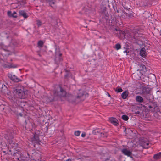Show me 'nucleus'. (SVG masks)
Wrapping results in <instances>:
<instances>
[{
	"mask_svg": "<svg viewBox=\"0 0 161 161\" xmlns=\"http://www.w3.org/2000/svg\"><path fill=\"white\" fill-rule=\"evenodd\" d=\"M24 89L23 87L19 88V87L14 90V92L18 95V97L21 99H24L26 97L25 93L24 91Z\"/></svg>",
	"mask_w": 161,
	"mask_h": 161,
	"instance_id": "nucleus-1",
	"label": "nucleus"
},
{
	"mask_svg": "<svg viewBox=\"0 0 161 161\" xmlns=\"http://www.w3.org/2000/svg\"><path fill=\"white\" fill-rule=\"evenodd\" d=\"M141 92V94L145 97H148L151 94V89L148 87H144L143 88Z\"/></svg>",
	"mask_w": 161,
	"mask_h": 161,
	"instance_id": "nucleus-2",
	"label": "nucleus"
},
{
	"mask_svg": "<svg viewBox=\"0 0 161 161\" xmlns=\"http://www.w3.org/2000/svg\"><path fill=\"white\" fill-rule=\"evenodd\" d=\"M8 77L13 81L18 82L19 81V79L15 75H13L12 74H8Z\"/></svg>",
	"mask_w": 161,
	"mask_h": 161,
	"instance_id": "nucleus-3",
	"label": "nucleus"
},
{
	"mask_svg": "<svg viewBox=\"0 0 161 161\" xmlns=\"http://www.w3.org/2000/svg\"><path fill=\"white\" fill-rule=\"evenodd\" d=\"M139 69L140 70V73L142 75L144 74L147 71L146 67L143 64L140 65Z\"/></svg>",
	"mask_w": 161,
	"mask_h": 161,
	"instance_id": "nucleus-4",
	"label": "nucleus"
},
{
	"mask_svg": "<svg viewBox=\"0 0 161 161\" xmlns=\"http://www.w3.org/2000/svg\"><path fill=\"white\" fill-rule=\"evenodd\" d=\"M121 151L124 154L128 156H130L132 154L131 152L125 148L122 149Z\"/></svg>",
	"mask_w": 161,
	"mask_h": 161,
	"instance_id": "nucleus-5",
	"label": "nucleus"
},
{
	"mask_svg": "<svg viewBox=\"0 0 161 161\" xmlns=\"http://www.w3.org/2000/svg\"><path fill=\"white\" fill-rule=\"evenodd\" d=\"M109 120L110 122L114 125L115 126L118 125V121L116 119L113 117H111L109 118Z\"/></svg>",
	"mask_w": 161,
	"mask_h": 161,
	"instance_id": "nucleus-6",
	"label": "nucleus"
},
{
	"mask_svg": "<svg viewBox=\"0 0 161 161\" xmlns=\"http://www.w3.org/2000/svg\"><path fill=\"white\" fill-rule=\"evenodd\" d=\"M140 54L142 57L143 58L145 57L147 54L145 48H142L140 51Z\"/></svg>",
	"mask_w": 161,
	"mask_h": 161,
	"instance_id": "nucleus-7",
	"label": "nucleus"
},
{
	"mask_svg": "<svg viewBox=\"0 0 161 161\" xmlns=\"http://www.w3.org/2000/svg\"><path fill=\"white\" fill-rule=\"evenodd\" d=\"M7 96L8 97V98L11 101H13V99L14 98V95L12 94L10 91H8L7 93Z\"/></svg>",
	"mask_w": 161,
	"mask_h": 161,
	"instance_id": "nucleus-8",
	"label": "nucleus"
},
{
	"mask_svg": "<svg viewBox=\"0 0 161 161\" xmlns=\"http://www.w3.org/2000/svg\"><path fill=\"white\" fill-rule=\"evenodd\" d=\"M30 141L35 142H39L40 141L38 136L35 135H34L33 137L30 139Z\"/></svg>",
	"mask_w": 161,
	"mask_h": 161,
	"instance_id": "nucleus-9",
	"label": "nucleus"
},
{
	"mask_svg": "<svg viewBox=\"0 0 161 161\" xmlns=\"http://www.w3.org/2000/svg\"><path fill=\"white\" fill-rule=\"evenodd\" d=\"M135 99L136 102L142 103L143 102V98L140 96L137 95Z\"/></svg>",
	"mask_w": 161,
	"mask_h": 161,
	"instance_id": "nucleus-10",
	"label": "nucleus"
},
{
	"mask_svg": "<svg viewBox=\"0 0 161 161\" xmlns=\"http://www.w3.org/2000/svg\"><path fill=\"white\" fill-rule=\"evenodd\" d=\"M129 93L128 91H125L121 94L122 98L124 99H126L127 98Z\"/></svg>",
	"mask_w": 161,
	"mask_h": 161,
	"instance_id": "nucleus-11",
	"label": "nucleus"
},
{
	"mask_svg": "<svg viewBox=\"0 0 161 161\" xmlns=\"http://www.w3.org/2000/svg\"><path fill=\"white\" fill-rule=\"evenodd\" d=\"M43 99V101L44 102H46V103H49V102H50L52 101L53 100V98H51L50 97H43L42 98Z\"/></svg>",
	"mask_w": 161,
	"mask_h": 161,
	"instance_id": "nucleus-12",
	"label": "nucleus"
},
{
	"mask_svg": "<svg viewBox=\"0 0 161 161\" xmlns=\"http://www.w3.org/2000/svg\"><path fill=\"white\" fill-rule=\"evenodd\" d=\"M19 13L20 15L22 16L25 18H26L28 17V16H27L26 13L25 12V11H23V10L20 11L19 12Z\"/></svg>",
	"mask_w": 161,
	"mask_h": 161,
	"instance_id": "nucleus-13",
	"label": "nucleus"
},
{
	"mask_svg": "<svg viewBox=\"0 0 161 161\" xmlns=\"http://www.w3.org/2000/svg\"><path fill=\"white\" fill-rule=\"evenodd\" d=\"M59 88L60 89V92L62 93V94H61L60 96V97H65L66 95V92L65 90L63 89L61 87H59Z\"/></svg>",
	"mask_w": 161,
	"mask_h": 161,
	"instance_id": "nucleus-14",
	"label": "nucleus"
},
{
	"mask_svg": "<svg viewBox=\"0 0 161 161\" xmlns=\"http://www.w3.org/2000/svg\"><path fill=\"white\" fill-rule=\"evenodd\" d=\"M154 158L155 159H158L161 157V152H159L157 154H155L154 156Z\"/></svg>",
	"mask_w": 161,
	"mask_h": 161,
	"instance_id": "nucleus-15",
	"label": "nucleus"
},
{
	"mask_svg": "<svg viewBox=\"0 0 161 161\" xmlns=\"http://www.w3.org/2000/svg\"><path fill=\"white\" fill-rule=\"evenodd\" d=\"M149 142H146L142 143V146L143 148H147L149 147Z\"/></svg>",
	"mask_w": 161,
	"mask_h": 161,
	"instance_id": "nucleus-16",
	"label": "nucleus"
},
{
	"mask_svg": "<svg viewBox=\"0 0 161 161\" xmlns=\"http://www.w3.org/2000/svg\"><path fill=\"white\" fill-rule=\"evenodd\" d=\"M55 55H56V58L55 59V61L56 62V63H58V62L57 61V57H59L60 56H61L62 55V54L61 53H58L57 52H55Z\"/></svg>",
	"mask_w": 161,
	"mask_h": 161,
	"instance_id": "nucleus-17",
	"label": "nucleus"
},
{
	"mask_svg": "<svg viewBox=\"0 0 161 161\" xmlns=\"http://www.w3.org/2000/svg\"><path fill=\"white\" fill-rule=\"evenodd\" d=\"M122 118L125 121H127L129 119L128 116L125 115H122Z\"/></svg>",
	"mask_w": 161,
	"mask_h": 161,
	"instance_id": "nucleus-18",
	"label": "nucleus"
},
{
	"mask_svg": "<svg viewBox=\"0 0 161 161\" xmlns=\"http://www.w3.org/2000/svg\"><path fill=\"white\" fill-rule=\"evenodd\" d=\"M48 2L49 3V4L51 6V7H53V6L52 5H53L55 3V0H48Z\"/></svg>",
	"mask_w": 161,
	"mask_h": 161,
	"instance_id": "nucleus-19",
	"label": "nucleus"
},
{
	"mask_svg": "<svg viewBox=\"0 0 161 161\" xmlns=\"http://www.w3.org/2000/svg\"><path fill=\"white\" fill-rule=\"evenodd\" d=\"M11 12L10 11H8L7 12V14L8 16L11 17H12L14 18H16L17 17V15H12Z\"/></svg>",
	"mask_w": 161,
	"mask_h": 161,
	"instance_id": "nucleus-20",
	"label": "nucleus"
},
{
	"mask_svg": "<svg viewBox=\"0 0 161 161\" xmlns=\"http://www.w3.org/2000/svg\"><path fill=\"white\" fill-rule=\"evenodd\" d=\"M43 42L42 41H40L38 43V45L40 47H42L43 45Z\"/></svg>",
	"mask_w": 161,
	"mask_h": 161,
	"instance_id": "nucleus-21",
	"label": "nucleus"
},
{
	"mask_svg": "<svg viewBox=\"0 0 161 161\" xmlns=\"http://www.w3.org/2000/svg\"><path fill=\"white\" fill-rule=\"evenodd\" d=\"M121 47V45L119 43H117L115 45V48L117 50L120 49Z\"/></svg>",
	"mask_w": 161,
	"mask_h": 161,
	"instance_id": "nucleus-22",
	"label": "nucleus"
},
{
	"mask_svg": "<svg viewBox=\"0 0 161 161\" xmlns=\"http://www.w3.org/2000/svg\"><path fill=\"white\" fill-rule=\"evenodd\" d=\"M38 157L37 158H36L35 160L36 161H41V157L39 154H37Z\"/></svg>",
	"mask_w": 161,
	"mask_h": 161,
	"instance_id": "nucleus-23",
	"label": "nucleus"
},
{
	"mask_svg": "<svg viewBox=\"0 0 161 161\" xmlns=\"http://www.w3.org/2000/svg\"><path fill=\"white\" fill-rule=\"evenodd\" d=\"M36 22V24L38 27L40 26L41 25L42 22L40 20H37Z\"/></svg>",
	"mask_w": 161,
	"mask_h": 161,
	"instance_id": "nucleus-24",
	"label": "nucleus"
},
{
	"mask_svg": "<svg viewBox=\"0 0 161 161\" xmlns=\"http://www.w3.org/2000/svg\"><path fill=\"white\" fill-rule=\"evenodd\" d=\"M115 91L117 92H122L123 90L121 88H118L116 89Z\"/></svg>",
	"mask_w": 161,
	"mask_h": 161,
	"instance_id": "nucleus-25",
	"label": "nucleus"
},
{
	"mask_svg": "<svg viewBox=\"0 0 161 161\" xmlns=\"http://www.w3.org/2000/svg\"><path fill=\"white\" fill-rule=\"evenodd\" d=\"M80 132L79 131H76L75 132V135L77 136H78L80 135Z\"/></svg>",
	"mask_w": 161,
	"mask_h": 161,
	"instance_id": "nucleus-26",
	"label": "nucleus"
},
{
	"mask_svg": "<svg viewBox=\"0 0 161 161\" xmlns=\"http://www.w3.org/2000/svg\"><path fill=\"white\" fill-rule=\"evenodd\" d=\"M85 135H86V134L84 132V133H83L81 135V136L82 137H84L85 136Z\"/></svg>",
	"mask_w": 161,
	"mask_h": 161,
	"instance_id": "nucleus-27",
	"label": "nucleus"
},
{
	"mask_svg": "<svg viewBox=\"0 0 161 161\" xmlns=\"http://www.w3.org/2000/svg\"><path fill=\"white\" fill-rule=\"evenodd\" d=\"M140 5L141 7H143L144 6H146V4H140Z\"/></svg>",
	"mask_w": 161,
	"mask_h": 161,
	"instance_id": "nucleus-28",
	"label": "nucleus"
},
{
	"mask_svg": "<svg viewBox=\"0 0 161 161\" xmlns=\"http://www.w3.org/2000/svg\"><path fill=\"white\" fill-rule=\"evenodd\" d=\"M16 13L15 11H14L13 13L12 14V15H14V14H16Z\"/></svg>",
	"mask_w": 161,
	"mask_h": 161,
	"instance_id": "nucleus-29",
	"label": "nucleus"
},
{
	"mask_svg": "<svg viewBox=\"0 0 161 161\" xmlns=\"http://www.w3.org/2000/svg\"><path fill=\"white\" fill-rule=\"evenodd\" d=\"M105 161H111V160L110 159L108 158L106 159Z\"/></svg>",
	"mask_w": 161,
	"mask_h": 161,
	"instance_id": "nucleus-30",
	"label": "nucleus"
},
{
	"mask_svg": "<svg viewBox=\"0 0 161 161\" xmlns=\"http://www.w3.org/2000/svg\"><path fill=\"white\" fill-rule=\"evenodd\" d=\"M7 140H8V142L10 144L11 143H12V142H11V141L9 139H8Z\"/></svg>",
	"mask_w": 161,
	"mask_h": 161,
	"instance_id": "nucleus-31",
	"label": "nucleus"
},
{
	"mask_svg": "<svg viewBox=\"0 0 161 161\" xmlns=\"http://www.w3.org/2000/svg\"><path fill=\"white\" fill-rule=\"evenodd\" d=\"M59 61H62V59L60 58H59Z\"/></svg>",
	"mask_w": 161,
	"mask_h": 161,
	"instance_id": "nucleus-32",
	"label": "nucleus"
},
{
	"mask_svg": "<svg viewBox=\"0 0 161 161\" xmlns=\"http://www.w3.org/2000/svg\"><path fill=\"white\" fill-rule=\"evenodd\" d=\"M54 95L55 96L58 95L57 93L56 92L54 93Z\"/></svg>",
	"mask_w": 161,
	"mask_h": 161,
	"instance_id": "nucleus-33",
	"label": "nucleus"
},
{
	"mask_svg": "<svg viewBox=\"0 0 161 161\" xmlns=\"http://www.w3.org/2000/svg\"><path fill=\"white\" fill-rule=\"evenodd\" d=\"M71 160V159H68L66 160L65 161H70Z\"/></svg>",
	"mask_w": 161,
	"mask_h": 161,
	"instance_id": "nucleus-34",
	"label": "nucleus"
},
{
	"mask_svg": "<svg viewBox=\"0 0 161 161\" xmlns=\"http://www.w3.org/2000/svg\"><path fill=\"white\" fill-rule=\"evenodd\" d=\"M136 75V74H133L132 75V77H133L134 76H135Z\"/></svg>",
	"mask_w": 161,
	"mask_h": 161,
	"instance_id": "nucleus-35",
	"label": "nucleus"
},
{
	"mask_svg": "<svg viewBox=\"0 0 161 161\" xmlns=\"http://www.w3.org/2000/svg\"><path fill=\"white\" fill-rule=\"evenodd\" d=\"M81 97V96L80 95H78L77 96V97L78 98H79V97Z\"/></svg>",
	"mask_w": 161,
	"mask_h": 161,
	"instance_id": "nucleus-36",
	"label": "nucleus"
},
{
	"mask_svg": "<svg viewBox=\"0 0 161 161\" xmlns=\"http://www.w3.org/2000/svg\"><path fill=\"white\" fill-rule=\"evenodd\" d=\"M107 94H108V96L109 97H110V95L108 93H107Z\"/></svg>",
	"mask_w": 161,
	"mask_h": 161,
	"instance_id": "nucleus-37",
	"label": "nucleus"
},
{
	"mask_svg": "<svg viewBox=\"0 0 161 161\" xmlns=\"http://www.w3.org/2000/svg\"><path fill=\"white\" fill-rule=\"evenodd\" d=\"M124 53H127V51H124Z\"/></svg>",
	"mask_w": 161,
	"mask_h": 161,
	"instance_id": "nucleus-38",
	"label": "nucleus"
},
{
	"mask_svg": "<svg viewBox=\"0 0 161 161\" xmlns=\"http://www.w3.org/2000/svg\"><path fill=\"white\" fill-rule=\"evenodd\" d=\"M26 105V104H24L23 106H25Z\"/></svg>",
	"mask_w": 161,
	"mask_h": 161,
	"instance_id": "nucleus-39",
	"label": "nucleus"
},
{
	"mask_svg": "<svg viewBox=\"0 0 161 161\" xmlns=\"http://www.w3.org/2000/svg\"><path fill=\"white\" fill-rule=\"evenodd\" d=\"M138 79V78H137L136 79V80H137Z\"/></svg>",
	"mask_w": 161,
	"mask_h": 161,
	"instance_id": "nucleus-40",
	"label": "nucleus"
},
{
	"mask_svg": "<svg viewBox=\"0 0 161 161\" xmlns=\"http://www.w3.org/2000/svg\"><path fill=\"white\" fill-rule=\"evenodd\" d=\"M149 107L150 108H151L150 106H149Z\"/></svg>",
	"mask_w": 161,
	"mask_h": 161,
	"instance_id": "nucleus-41",
	"label": "nucleus"
},
{
	"mask_svg": "<svg viewBox=\"0 0 161 161\" xmlns=\"http://www.w3.org/2000/svg\"><path fill=\"white\" fill-rule=\"evenodd\" d=\"M20 114V115L21 116V114Z\"/></svg>",
	"mask_w": 161,
	"mask_h": 161,
	"instance_id": "nucleus-42",
	"label": "nucleus"
}]
</instances>
